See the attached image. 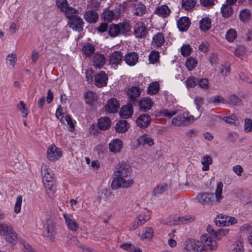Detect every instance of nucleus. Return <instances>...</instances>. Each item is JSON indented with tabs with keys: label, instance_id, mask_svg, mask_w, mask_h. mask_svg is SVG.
Instances as JSON below:
<instances>
[{
	"label": "nucleus",
	"instance_id": "nucleus-1",
	"mask_svg": "<svg viewBox=\"0 0 252 252\" xmlns=\"http://www.w3.org/2000/svg\"><path fill=\"white\" fill-rule=\"evenodd\" d=\"M132 172L131 166L126 162L119 163L116 167L114 173L115 178L113 179L111 187L113 189H117L121 188H129L133 184L132 179L126 180V178L129 176Z\"/></svg>",
	"mask_w": 252,
	"mask_h": 252
},
{
	"label": "nucleus",
	"instance_id": "nucleus-2",
	"mask_svg": "<svg viewBox=\"0 0 252 252\" xmlns=\"http://www.w3.org/2000/svg\"><path fill=\"white\" fill-rule=\"evenodd\" d=\"M223 184L221 182L217 183L215 189V197L213 193L205 191L199 193L196 197L197 201L203 205L212 207L221 202L223 198L222 195Z\"/></svg>",
	"mask_w": 252,
	"mask_h": 252
},
{
	"label": "nucleus",
	"instance_id": "nucleus-3",
	"mask_svg": "<svg viewBox=\"0 0 252 252\" xmlns=\"http://www.w3.org/2000/svg\"><path fill=\"white\" fill-rule=\"evenodd\" d=\"M43 182L47 192L50 197H52L56 191V187L54 184L53 173L51 169L46 164H43L41 167Z\"/></svg>",
	"mask_w": 252,
	"mask_h": 252
},
{
	"label": "nucleus",
	"instance_id": "nucleus-4",
	"mask_svg": "<svg viewBox=\"0 0 252 252\" xmlns=\"http://www.w3.org/2000/svg\"><path fill=\"white\" fill-rule=\"evenodd\" d=\"M214 238L208 234H204L201 236L200 242L202 243L203 251H213L217 248V243Z\"/></svg>",
	"mask_w": 252,
	"mask_h": 252
},
{
	"label": "nucleus",
	"instance_id": "nucleus-5",
	"mask_svg": "<svg viewBox=\"0 0 252 252\" xmlns=\"http://www.w3.org/2000/svg\"><path fill=\"white\" fill-rule=\"evenodd\" d=\"M202 243L194 239H188L185 243L186 252H201L203 251Z\"/></svg>",
	"mask_w": 252,
	"mask_h": 252
},
{
	"label": "nucleus",
	"instance_id": "nucleus-6",
	"mask_svg": "<svg viewBox=\"0 0 252 252\" xmlns=\"http://www.w3.org/2000/svg\"><path fill=\"white\" fill-rule=\"evenodd\" d=\"M120 17L119 8H115L113 10L105 8L101 15V17L105 22H110L114 19H117Z\"/></svg>",
	"mask_w": 252,
	"mask_h": 252
},
{
	"label": "nucleus",
	"instance_id": "nucleus-7",
	"mask_svg": "<svg viewBox=\"0 0 252 252\" xmlns=\"http://www.w3.org/2000/svg\"><path fill=\"white\" fill-rule=\"evenodd\" d=\"M150 219V213L149 211H146L141 213L138 216L135 220L132 223L131 230H135L138 227L142 225Z\"/></svg>",
	"mask_w": 252,
	"mask_h": 252
},
{
	"label": "nucleus",
	"instance_id": "nucleus-8",
	"mask_svg": "<svg viewBox=\"0 0 252 252\" xmlns=\"http://www.w3.org/2000/svg\"><path fill=\"white\" fill-rule=\"evenodd\" d=\"M84 22L82 19L78 16H74L69 18L68 25L69 28L73 30L78 32H82L83 30Z\"/></svg>",
	"mask_w": 252,
	"mask_h": 252
},
{
	"label": "nucleus",
	"instance_id": "nucleus-9",
	"mask_svg": "<svg viewBox=\"0 0 252 252\" xmlns=\"http://www.w3.org/2000/svg\"><path fill=\"white\" fill-rule=\"evenodd\" d=\"M47 158L50 161L59 159L62 156V150L54 145H50L47 151Z\"/></svg>",
	"mask_w": 252,
	"mask_h": 252
},
{
	"label": "nucleus",
	"instance_id": "nucleus-10",
	"mask_svg": "<svg viewBox=\"0 0 252 252\" xmlns=\"http://www.w3.org/2000/svg\"><path fill=\"white\" fill-rule=\"evenodd\" d=\"M108 80V75L103 71H101L94 75V84L97 87L106 86Z\"/></svg>",
	"mask_w": 252,
	"mask_h": 252
},
{
	"label": "nucleus",
	"instance_id": "nucleus-11",
	"mask_svg": "<svg viewBox=\"0 0 252 252\" xmlns=\"http://www.w3.org/2000/svg\"><path fill=\"white\" fill-rule=\"evenodd\" d=\"M133 29L134 34L137 38H143L147 33V27L142 22H137Z\"/></svg>",
	"mask_w": 252,
	"mask_h": 252
},
{
	"label": "nucleus",
	"instance_id": "nucleus-12",
	"mask_svg": "<svg viewBox=\"0 0 252 252\" xmlns=\"http://www.w3.org/2000/svg\"><path fill=\"white\" fill-rule=\"evenodd\" d=\"M105 57L101 54L96 53L93 57V65L96 68H101L105 64Z\"/></svg>",
	"mask_w": 252,
	"mask_h": 252
},
{
	"label": "nucleus",
	"instance_id": "nucleus-13",
	"mask_svg": "<svg viewBox=\"0 0 252 252\" xmlns=\"http://www.w3.org/2000/svg\"><path fill=\"white\" fill-rule=\"evenodd\" d=\"M151 121L150 116L147 114L140 115L136 119L137 126L141 128H145L149 126Z\"/></svg>",
	"mask_w": 252,
	"mask_h": 252
},
{
	"label": "nucleus",
	"instance_id": "nucleus-14",
	"mask_svg": "<svg viewBox=\"0 0 252 252\" xmlns=\"http://www.w3.org/2000/svg\"><path fill=\"white\" fill-rule=\"evenodd\" d=\"M84 19L89 23H95L98 20V14L93 10H89L86 11L84 14Z\"/></svg>",
	"mask_w": 252,
	"mask_h": 252
},
{
	"label": "nucleus",
	"instance_id": "nucleus-15",
	"mask_svg": "<svg viewBox=\"0 0 252 252\" xmlns=\"http://www.w3.org/2000/svg\"><path fill=\"white\" fill-rule=\"evenodd\" d=\"M155 13L158 16L163 18H165L170 16L171 10L167 5L163 4L158 6L156 8Z\"/></svg>",
	"mask_w": 252,
	"mask_h": 252
},
{
	"label": "nucleus",
	"instance_id": "nucleus-16",
	"mask_svg": "<svg viewBox=\"0 0 252 252\" xmlns=\"http://www.w3.org/2000/svg\"><path fill=\"white\" fill-rule=\"evenodd\" d=\"M105 107L108 112L115 113L119 109L120 105L117 99L112 98L109 99Z\"/></svg>",
	"mask_w": 252,
	"mask_h": 252
},
{
	"label": "nucleus",
	"instance_id": "nucleus-17",
	"mask_svg": "<svg viewBox=\"0 0 252 252\" xmlns=\"http://www.w3.org/2000/svg\"><path fill=\"white\" fill-rule=\"evenodd\" d=\"M123 148V142L119 139H115L109 144V149L111 152L119 153Z\"/></svg>",
	"mask_w": 252,
	"mask_h": 252
},
{
	"label": "nucleus",
	"instance_id": "nucleus-18",
	"mask_svg": "<svg viewBox=\"0 0 252 252\" xmlns=\"http://www.w3.org/2000/svg\"><path fill=\"white\" fill-rule=\"evenodd\" d=\"M153 105V102L150 97H146L142 98L139 102V107L141 110L147 112L150 110Z\"/></svg>",
	"mask_w": 252,
	"mask_h": 252
},
{
	"label": "nucleus",
	"instance_id": "nucleus-19",
	"mask_svg": "<svg viewBox=\"0 0 252 252\" xmlns=\"http://www.w3.org/2000/svg\"><path fill=\"white\" fill-rule=\"evenodd\" d=\"M139 56L135 52H129L127 53L124 59L126 64L130 66L134 65L138 62Z\"/></svg>",
	"mask_w": 252,
	"mask_h": 252
},
{
	"label": "nucleus",
	"instance_id": "nucleus-20",
	"mask_svg": "<svg viewBox=\"0 0 252 252\" xmlns=\"http://www.w3.org/2000/svg\"><path fill=\"white\" fill-rule=\"evenodd\" d=\"M137 142L139 145H142V146L148 145L152 146L154 144V139L150 135L147 134H143L139 136L137 139Z\"/></svg>",
	"mask_w": 252,
	"mask_h": 252
},
{
	"label": "nucleus",
	"instance_id": "nucleus-21",
	"mask_svg": "<svg viewBox=\"0 0 252 252\" xmlns=\"http://www.w3.org/2000/svg\"><path fill=\"white\" fill-rule=\"evenodd\" d=\"M123 57V54L120 51H115L109 56V63L111 64H119L121 63Z\"/></svg>",
	"mask_w": 252,
	"mask_h": 252
},
{
	"label": "nucleus",
	"instance_id": "nucleus-22",
	"mask_svg": "<svg viewBox=\"0 0 252 252\" xmlns=\"http://www.w3.org/2000/svg\"><path fill=\"white\" fill-rule=\"evenodd\" d=\"M63 216L68 228L72 231H76L79 228L78 223L69 217L67 214H63Z\"/></svg>",
	"mask_w": 252,
	"mask_h": 252
},
{
	"label": "nucleus",
	"instance_id": "nucleus-23",
	"mask_svg": "<svg viewBox=\"0 0 252 252\" xmlns=\"http://www.w3.org/2000/svg\"><path fill=\"white\" fill-rule=\"evenodd\" d=\"M140 94V90L136 87H132L127 91V95L130 102H134Z\"/></svg>",
	"mask_w": 252,
	"mask_h": 252
},
{
	"label": "nucleus",
	"instance_id": "nucleus-24",
	"mask_svg": "<svg viewBox=\"0 0 252 252\" xmlns=\"http://www.w3.org/2000/svg\"><path fill=\"white\" fill-rule=\"evenodd\" d=\"M190 22L188 17H183L180 18L177 21V26L181 31H186L189 28Z\"/></svg>",
	"mask_w": 252,
	"mask_h": 252
},
{
	"label": "nucleus",
	"instance_id": "nucleus-25",
	"mask_svg": "<svg viewBox=\"0 0 252 252\" xmlns=\"http://www.w3.org/2000/svg\"><path fill=\"white\" fill-rule=\"evenodd\" d=\"M164 41L165 40L163 34L161 32H158L154 35L152 44L154 47L158 48L162 46Z\"/></svg>",
	"mask_w": 252,
	"mask_h": 252
},
{
	"label": "nucleus",
	"instance_id": "nucleus-26",
	"mask_svg": "<svg viewBox=\"0 0 252 252\" xmlns=\"http://www.w3.org/2000/svg\"><path fill=\"white\" fill-rule=\"evenodd\" d=\"M128 128L129 124L126 120H121L115 126L116 131L119 133H125Z\"/></svg>",
	"mask_w": 252,
	"mask_h": 252
},
{
	"label": "nucleus",
	"instance_id": "nucleus-27",
	"mask_svg": "<svg viewBox=\"0 0 252 252\" xmlns=\"http://www.w3.org/2000/svg\"><path fill=\"white\" fill-rule=\"evenodd\" d=\"M111 123L109 118L102 117L98 121V126L101 130H107L110 127Z\"/></svg>",
	"mask_w": 252,
	"mask_h": 252
},
{
	"label": "nucleus",
	"instance_id": "nucleus-28",
	"mask_svg": "<svg viewBox=\"0 0 252 252\" xmlns=\"http://www.w3.org/2000/svg\"><path fill=\"white\" fill-rule=\"evenodd\" d=\"M184 119H185V114L177 116L172 120V124L176 126H180L182 125L184 126L189 125V123L186 121Z\"/></svg>",
	"mask_w": 252,
	"mask_h": 252
},
{
	"label": "nucleus",
	"instance_id": "nucleus-29",
	"mask_svg": "<svg viewBox=\"0 0 252 252\" xmlns=\"http://www.w3.org/2000/svg\"><path fill=\"white\" fill-rule=\"evenodd\" d=\"M199 27L202 31H207L211 27V19L208 17L203 18L199 22Z\"/></svg>",
	"mask_w": 252,
	"mask_h": 252
},
{
	"label": "nucleus",
	"instance_id": "nucleus-30",
	"mask_svg": "<svg viewBox=\"0 0 252 252\" xmlns=\"http://www.w3.org/2000/svg\"><path fill=\"white\" fill-rule=\"evenodd\" d=\"M244 246L242 240H238L232 244L230 249V252H243Z\"/></svg>",
	"mask_w": 252,
	"mask_h": 252
},
{
	"label": "nucleus",
	"instance_id": "nucleus-31",
	"mask_svg": "<svg viewBox=\"0 0 252 252\" xmlns=\"http://www.w3.org/2000/svg\"><path fill=\"white\" fill-rule=\"evenodd\" d=\"M132 113V107L129 105H126L122 107L120 111V115L121 117L126 119L131 116Z\"/></svg>",
	"mask_w": 252,
	"mask_h": 252
},
{
	"label": "nucleus",
	"instance_id": "nucleus-32",
	"mask_svg": "<svg viewBox=\"0 0 252 252\" xmlns=\"http://www.w3.org/2000/svg\"><path fill=\"white\" fill-rule=\"evenodd\" d=\"M228 218V216L222 214L218 215L215 220L216 225L221 226H226Z\"/></svg>",
	"mask_w": 252,
	"mask_h": 252
},
{
	"label": "nucleus",
	"instance_id": "nucleus-33",
	"mask_svg": "<svg viewBox=\"0 0 252 252\" xmlns=\"http://www.w3.org/2000/svg\"><path fill=\"white\" fill-rule=\"evenodd\" d=\"M146 11L145 6L141 3H135L134 6L133 12L138 16H142Z\"/></svg>",
	"mask_w": 252,
	"mask_h": 252
},
{
	"label": "nucleus",
	"instance_id": "nucleus-34",
	"mask_svg": "<svg viewBox=\"0 0 252 252\" xmlns=\"http://www.w3.org/2000/svg\"><path fill=\"white\" fill-rule=\"evenodd\" d=\"M97 95L95 93L89 91L85 95L86 102L90 105H92L97 100Z\"/></svg>",
	"mask_w": 252,
	"mask_h": 252
},
{
	"label": "nucleus",
	"instance_id": "nucleus-35",
	"mask_svg": "<svg viewBox=\"0 0 252 252\" xmlns=\"http://www.w3.org/2000/svg\"><path fill=\"white\" fill-rule=\"evenodd\" d=\"M121 34H126L130 31L131 26L128 21H125L118 24Z\"/></svg>",
	"mask_w": 252,
	"mask_h": 252
},
{
	"label": "nucleus",
	"instance_id": "nucleus-36",
	"mask_svg": "<svg viewBox=\"0 0 252 252\" xmlns=\"http://www.w3.org/2000/svg\"><path fill=\"white\" fill-rule=\"evenodd\" d=\"M168 186L166 184L158 185L153 191V194L156 196L163 193L167 189Z\"/></svg>",
	"mask_w": 252,
	"mask_h": 252
},
{
	"label": "nucleus",
	"instance_id": "nucleus-37",
	"mask_svg": "<svg viewBox=\"0 0 252 252\" xmlns=\"http://www.w3.org/2000/svg\"><path fill=\"white\" fill-rule=\"evenodd\" d=\"M108 33L109 35L112 37H116L121 34L118 24H111L109 27Z\"/></svg>",
	"mask_w": 252,
	"mask_h": 252
},
{
	"label": "nucleus",
	"instance_id": "nucleus-38",
	"mask_svg": "<svg viewBox=\"0 0 252 252\" xmlns=\"http://www.w3.org/2000/svg\"><path fill=\"white\" fill-rule=\"evenodd\" d=\"M101 4V0H90L87 2V7L89 10H98Z\"/></svg>",
	"mask_w": 252,
	"mask_h": 252
},
{
	"label": "nucleus",
	"instance_id": "nucleus-39",
	"mask_svg": "<svg viewBox=\"0 0 252 252\" xmlns=\"http://www.w3.org/2000/svg\"><path fill=\"white\" fill-rule=\"evenodd\" d=\"M82 51L86 56L90 57L94 53L95 48L91 44L87 43L83 46Z\"/></svg>",
	"mask_w": 252,
	"mask_h": 252
},
{
	"label": "nucleus",
	"instance_id": "nucleus-40",
	"mask_svg": "<svg viewBox=\"0 0 252 252\" xmlns=\"http://www.w3.org/2000/svg\"><path fill=\"white\" fill-rule=\"evenodd\" d=\"M208 102L213 103L215 105H218L220 103L224 104L225 103V99L220 95H215L210 97L208 99Z\"/></svg>",
	"mask_w": 252,
	"mask_h": 252
},
{
	"label": "nucleus",
	"instance_id": "nucleus-41",
	"mask_svg": "<svg viewBox=\"0 0 252 252\" xmlns=\"http://www.w3.org/2000/svg\"><path fill=\"white\" fill-rule=\"evenodd\" d=\"M159 89V83L158 82H154L149 84L147 93L151 95L155 94L158 92Z\"/></svg>",
	"mask_w": 252,
	"mask_h": 252
},
{
	"label": "nucleus",
	"instance_id": "nucleus-42",
	"mask_svg": "<svg viewBox=\"0 0 252 252\" xmlns=\"http://www.w3.org/2000/svg\"><path fill=\"white\" fill-rule=\"evenodd\" d=\"M196 0H182V6L186 10H189L196 5Z\"/></svg>",
	"mask_w": 252,
	"mask_h": 252
},
{
	"label": "nucleus",
	"instance_id": "nucleus-43",
	"mask_svg": "<svg viewBox=\"0 0 252 252\" xmlns=\"http://www.w3.org/2000/svg\"><path fill=\"white\" fill-rule=\"evenodd\" d=\"M251 16V11L248 9H244L240 11L239 18L243 22L248 21L250 19Z\"/></svg>",
	"mask_w": 252,
	"mask_h": 252
},
{
	"label": "nucleus",
	"instance_id": "nucleus-44",
	"mask_svg": "<svg viewBox=\"0 0 252 252\" xmlns=\"http://www.w3.org/2000/svg\"><path fill=\"white\" fill-rule=\"evenodd\" d=\"M197 61L192 57L187 58L185 63L186 66L189 70H192L197 65Z\"/></svg>",
	"mask_w": 252,
	"mask_h": 252
},
{
	"label": "nucleus",
	"instance_id": "nucleus-45",
	"mask_svg": "<svg viewBox=\"0 0 252 252\" xmlns=\"http://www.w3.org/2000/svg\"><path fill=\"white\" fill-rule=\"evenodd\" d=\"M13 228L11 226L8 225L5 223H0V235L5 237L8 233L11 232Z\"/></svg>",
	"mask_w": 252,
	"mask_h": 252
},
{
	"label": "nucleus",
	"instance_id": "nucleus-46",
	"mask_svg": "<svg viewBox=\"0 0 252 252\" xmlns=\"http://www.w3.org/2000/svg\"><path fill=\"white\" fill-rule=\"evenodd\" d=\"M237 35L236 31L233 29H230L226 33L225 38L228 41L232 42L236 38Z\"/></svg>",
	"mask_w": 252,
	"mask_h": 252
},
{
	"label": "nucleus",
	"instance_id": "nucleus-47",
	"mask_svg": "<svg viewBox=\"0 0 252 252\" xmlns=\"http://www.w3.org/2000/svg\"><path fill=\"white\" fill-rule=\"evenodd\" d=\"M222 16L224 18L229 17L232 13V7L229 5H223L221 8Z\"/></svg>",
	"mask_w": 252,
	"mask_h": 252
},
{
	"label": "nucleus",
	"instance_id": "nucleus-48",
	"mask_svg": "<svg viewBox=\"0 0 252 252\" xmlns=\"http://www.w3.org/2000/svg\"><path fill=\"white\" fill-rule=\"evenodd\" d=\"M4 237L5 240L11 244H14L17 241V235L13 229L11 232L8 233Z\"/></svg>",
	"mask_w": 252,
	"mask_h": 252
},
{
	"label": "nucleus",
	"instance_id": "nucleus-49",
	"mask_svg": "<svg viewBox=\"0 0 252 252\" xmlns=\"http://www.w3.org/2000/svg\"><path fill=\"white\" fill-rule=\"evenodd\" d=\"M63 12L64 13L66 17L69 20V18L74 17V16H77L76 14L78 12L75 8L70 7L69 5L66 10Z\"/></svg>",
	"mask_w": 252,
	"mask_h": 252
},
{
	"label": "nucleus",
	"instance_id": "nucleus-50",
	"mask_svg": "<svg viewBox=\"0 0 252 252\" xmlns=\"http://www.w3.org/2000/svg\"><path fill=\"white\" fill-rule=\"evenodd\" d=\"M56 4L58 8L62 12L66 10L69 5L66 0H56Z\"/></svg>",
	"mask_w": 252,
	"mask_h": 252
},
{
	"label": "nucleus",
	"instance_id": "nucleus-51",
	"mask_svg": "<svg viewBox=\"0 0 252 252\" xmlns=\"http://www.w3.org/2000/svg\"><path fill=\"white\" fill-rule=\"evenodd\" d=\"M229 103L234 106H240L242 101L237 95L232 94L229 97Z\"/></svg>",
	"mask_w": 252,
	"mask_h": 252
},
{
	"label": "nucleus",
	"instance_id": "nucleus-52",
	"mask_svg": "<svg viewBox=\"0 0 252 252\" xmlns=\"http://www.w3.org/2000/svg\"><path fill=\"white\" fill-rule=\"evenodd\" d=\"M154 233V230L152 227H147L143 230L141 237L144 239H151L152 238Z\"/></svg>",
	"mask_w": 252,
	"mask_h": 252
},
{
	"label": "nucleus",
	"instance_id": "nucleus-53",
	"mask_svg": "<svg viewBox=\"0 0 252 252\" xmlns=\"http://www.w3.org/2000/svg\"><path fill=\"white\" fill-rule=\"evenodd\" d=\"M159 55L158 51H153L149 55V60L151 63H155L158 61Z\"/></svg>",
	"mask_w": 252,
	"mask_h": 252
},
{
	"label": "nucleus",
	"instance_id": "nucleus-54",
	"mask_svg": "<svg viewBox=\"0 0 252 252\" xmlns=\"http://www.w3.org/2000/svg\"><path fill=\"white\" fill-rule=\"evenodd\" d=\"M229 232V230L227 228H221L217 230L215 233L214 238L218 240H220L221 238L226 235Z\"/></svg>",
	"mask_w": 252,
	"mask_h": 252
},
{
	"label": "nucleus",
	"instance_id": "nucleus-55",
	"mask_svg": "<svg viewBox=\"0 0 252 252\" xmlns=\"http://www.w3.org/2000/svg\"><path fill=\"white\" fill-rule=\"evenodd\" d=\"M194 102L196 106L197 110L199 112L200 115H201L202 112V109L201 106L204 102V98L201 96H196L194 99Z\"/></svg>",
	"mask_w": 252,
	"mask_h": 252
},
{
	"label": "nucleus",
	"instance_id": "nucleus-56",
	"mask_svg": "<svg viewBox=\"0 0 252 252\" xmlns=\"http://www.w3.org/2000/svg\"><path fill=\"white\" fill-rule=\"evenodd\" d=\"M17 108L21 112L23 117H26L28 116V109L24 101H21L19 103L17 104Z\"/></svg>",
	"mask_w": 252,
	"mask_h": 252
},
{
	"label": "nucleus",
	"instance_id": "nucleus-57",
	"mask_svg": "<svg viewBox=\"0 0 252 252\" xmlns=\"http://www.w3.org/2000/svg\"><path fill=\"white\" fill-rule=\"evenodd\" d=\"M191 51L192 49L189 44L183 45L181 48V53L184 57L189 56L190 54Z\"/></svg>",
	"mask_w": 252,
	"mask_h": 252
},
{
	"label": "nucleus",
	"instance_id": "nucleus-58",
	"mask_svg": "<svg viewBox=\"0 0 252 252\" xmlns=\"http://www.w3.org/2000/svg\"><path fill=\"white\" fill-rule=\"evenodd\" d=\"M22 202V196L21 195H18L16 198V201L14 208V211L15 213L18 214L20 212Z\"/></svg>",
	"mask_w": 252,
	"mask_h": 252
},
{
	"label": "nucleus",
	"instance_id": "nucleus-59",
	"mask_svg": "<svg viewBox=\"0 0 252 252\" xmlns=\"http://www.w3.org/2000/svg\"><path fill=\"white\" fill-rule=\"evenodd\" d=\"M197 79L194 76H190L186 81V85L188 88H193L196 85Z\"/></svg>",
	"mask_w": 252,
	"mask_h": 252
},
{
	"label": "nucleus",
	"instance_id": "nucleus-60",
	"mask_svg": "<svg viewBox=\"0 0 252 252\" xmlns=\"http://www.w3.org/2000/svg\"><path fill=\"white\" fill-rule=\"evenodd\" d=\"M199 86L203 89L207 90L209 88L208 80L207 78L197 79V83Z\"/></svg>",
	"mask_w": 252,
	"mask_h": 252
},
{
	"label": "nucleus",
	"instance_id": "nucleus-61",
	"mask_svg": "<svg viewBox=\"0 0 252 252\" xmlns=\"http://www.w3.org/2000/svg\"><path fill=\"white\" fill-rule=\"evenodd\" d=\"M47 233L48 237H52L55 234L54 226L51 221H48L47 222Z\"/></svg>",
	"mask_w": 252,
	"mask_h": 252
},
{
	"label": "nucleus",
	"instance_id": "nucleus-62",
	"mask_svg": "<svg viewBox=\"0 0 252 252\" xmlns=\"http://www.w3.org/2000/svg\"><path fill=\"white\" fill-rule=\"evenodd\" d=\"M177 113V111L174 110H169L168 109H164L160 111V115L169 118L172 117L173 116L175 115Z\"/></svg>",
	"mask_w": 252,
	"mask_h": 252
},
{
	"label": "nucleus",
	"instance_id": "nucleus-63",
	"mask_svg": "<svg viewBox=\"0 0 252 252\" xmlns=\"http://www.w3.org/2000/svg\"><path fill=\"white\" fill-rule=\"evenodd\" d=\"M120 248L128 252H132L136 247L130 243H125L120 245Z\"/></svg>",
	"mask_w": 252,
	"mask_h": 252
},
{
	"label": "nucleus",
	"instance_id": "nucleus-64",
	"mask_svg": "<svg viewBox=\"0 0 252 252\" xmlns=\"http://www.w3.org/2000/svg\"><path fill=\"white\" fill-rule=\"evenodd\" d=\"M244 130L246 132L252 131V120L249 118L245 120Z\"/></svg>",
	"mask_w": 252,
	"mask_h": 252
}]
</instances>
